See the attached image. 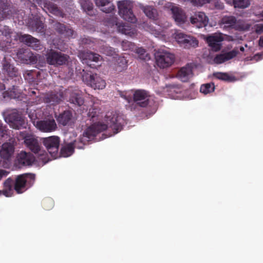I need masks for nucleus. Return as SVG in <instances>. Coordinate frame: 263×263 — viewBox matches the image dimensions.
I'll use <instances>...</instances> for the list:
<instances>
[{"mask_svg": "<svg viewBox=\"0 0 263 263\" xmlns=\"http://www.w3.org/2000/svg\"><path fill=\"white\" fill-rule=\"evenodd\" d=\"M121 119L116 112H108L106 115V121L107 124L98 123H95L87 127L84 132L83 138L86 141L93 139L98 134L110 128L112 130L113 135L117 134L122 129L123 125L120 122Z\"/></svg>", "mask_w": 263, "mask_h": 263, "instance_id": "nucleus-1", "label": "nucleus"}, {"mask_svg": "<svg viewBox=\"0 0 263 263\" xmlns=\"http://www.w3.org/2000/svg\"><path fill=\"white\" fill-rule=\"evenodd\" d=\"M25 15L23 10H17L10 0H0V22L5 18L23 19Z\"/></svg>", "mask_w": 263, "mask_h": 263, "instance_id": "nucleus-2", "label": "nucleus"}, {"mask_svg": "<svg viewBox=\"0 0 263 263\" xmlns=\"http://www.w3.org/2000/svg\"><path fill=\"white\" fill-rule=\"evenodd\" d=\"M35 175L32 173H24L17 175L13 179L14 190L17 194H22L34 183Z\"/></svg>", "mask_w": 263, "mask_h": 263, "instance_id": "nucleus-3", "label": "nucleus"}, {"mask_svg": "<svg viewBox=\"0 0 263 263\" xmlns=\"http://www.w3.org/2000/svg\"><path fill=\"white\" fill-rule=\"evenodd\" d=\"M3 116L5 121L14 129L26 127V122L21 115L16 111H4Z\"/></svg>", "mask_w": 263, "mask_h": 263, "instance_id": "nucleus-4", "label": "nucleus"}, {"mask_svg": "<svg viewBox=\"0 0 263 263\" xmlns=\"http://www.w3.org/2000/svg\"><path fill=\"white\" fill-rule=\"evenodd\" d=\"M118 7L119 14L124 20L132 23H136V17L133 12V4L130 1H119Z\"/></svg>", "mask_w": 263, "mask_h": 263, "instance_id": "nucleus-5", "label": "nucleus"}, {"mask_svg": "<svg viewBox=\"0 0 263 263\" xmlns=\"http://www.w3.org/2000/svg\"><path fill=\"white\" fill-rule=\"evenodd\" d=\"M46 58L48 64L58 66L65 64L68 61V56L61 52L50 49L47 52Z\"/></svg>", "mask_w": 263, "mask_h": 263, "instance_id": "nucleus-6", "label": "nucleus"}, {"mask_svg": "<svg viewBox=\"0 0 263 263\" xmlns=\"http://www.w3.org/2000/svg\"><path fill=\"white\" fill-rule=\"evenodd\" d=\"M157 64L160 68H164L170 66L175 61V56L166 51H159L156 55Z\"/></svg>", "mask_w": 263, "mask_h": 263, "instance_id": "nucleus-7", "label": "nucleus"}, {"mask_svg": "<svg viewBox=\"0 0 263 263\" xmlns=\"http://www.w3.org/2000/svg\"><path fill=\"white\" fill-rule=\"evenodd\" d=\"M34 124L37 129L44 133L52 132L57 128V124L53 118L39 120Z\"/></svg>", "mask_w": 263, "mask_h": 263, "instance_id": "nucleus-8", "label": "nucleus"}, {"mask_svg": "<svg viewBox=\"0 0 263 263\" xmlns=\"http://www.w3.org/2000/svg\"><path fill=\"white\" fill-rule=\"evenodd\" d=\"M175 39L180 45L184 48H195L198 45V41L195 37L183 33L176 34Z\"/></svg>", "mask_w": 263, "mask_h": 263, "instance_id": "nucleus-9", "label": "nucleus"}, {"mask_svg": "<svg viewBox=\"0 0 263 263\" xmlns=\"http://www.w3.org/2000/svg\"><path fill=\"white\" fill-rule=\"evenodd\" d=\"M60 142V138L55 136L44 138L43 141L48 152L53 156H55L58 153Z\"/></svg>", "mask_w": 263, "mask_h": 263, "instance_id": "nucleus-10", "label": "nucleus"}, {"mask_svg": "<svg viewBox=\"0 0 263 263\" xmlns=\"http://www.w3.org/2000/svg\"><path fill=\"white\" fill-rule=\"evenodd\" d=\"M149 97L148 92L143 89L136 90L133 93V101L142 107H145L148 105Z\"/></svg>", "mask_w": 263, "mask_h": 263, "instance_id": "nucleus-11", "label": "nucleus"}, {"mask_svg": "<svg viewBox=\"0 0 263 263\" xmlns=\"http://www.w3.org/2000/svg\"><path fill=\"white\" fill-rule=\"evenodd\" d=\"M24 139L26 145L32 152L39 155H42L43 154V151L41 149V144L33 136L27 135Z\"/></svg>", "mask_w": 263, "mask_h": 263, "instance_id": "nucleus-12", "label": "nucleus"}, {"mask_svg": "<svg viewBox=\"0 0 263 263\" xmlns=\"http://www.w3.org/2000/svg\"><path fill=\"white\" fill-rule=\"evenodd\" d=\"M85 80L86 84L95 89H103L106 86L105 81L96 73L86 76Z\"/></svg>", "mask_w": 263, "mask_h": 263, "instance_id": "nucleus-13", "label": "nucleus"}, {"mask_svg": "<svg viewBox=\"0 0 263 263\" xmlns=\"http://www.w3.org/2000/svg\"><path fill=\"white\" fill-rule=\"evenodd\" d=\"M20 41L25 44L28 46L32 48L35 50H40L43 49V45L39 40L33 37L29 34L22 35L19 37Z\"/></svg>", "mask_w": 263, "mask_h": 263, "instance_id": "nucleus-14", "label": "nucleus"}, {"mask_svg": "<svg viewBox=\"0 0 263 263\" xmlns=\"http://www.w3.org/2000/svg\"><path fill=\"white\" fill-rule=\"evenodd\" d=\"M190 22L195 27L200 28L207 25L209 18L204 12H198L190 17Z\"/></svg>", "mask_w": 263, "mask_h": 263, "instance_id": "nucleus-15", "label": "nucleus"}, {"mask_svg": "<svg viewBox=\"0 0 263 263\" xmlns=\"http://www.w3.org/2000/svg\"><path fill=\"white\" fill-rule=\"evenodd\" d=\"M2 70L10 77L17 76V69L11 63V60L5 57L2 61Z\"/></svg>", "mask_w": 263, "mask_h": 263, "instance_id": "nucleus-16", "label": "nucleus"}, {"mask_svg": "<svg viewBox=\"0 0 263 263\" xmlns=\"http://www.w3.org/2000/svg\"><path fill=\"white\" fill-rule=\"evenodd\" d=\"M223 37L220 34H213L206 37V41L212 50L217 51L220 50L221 47V42Z\"/></svg>", "mask_w": 263, "mask_h": 263, "instance_id": "nucleus-17", "label": "nucleus"}, {"mask_svg": "<svg viewBox=\"0 0 263 263\" xmlns=\"http://www.w3.org/2000/svg\"><path fill=\"white\" fill-rule=\"evenodd\" d=\"M251 24L247 21L242 19H237L235 16H231V29L240 31H246L250 29Z\"/></svg>", "mask_w": 263, "mask_h": 263, "instance_id": "nucleus-18", "label": "nucleus"}, {"mask_svg": "<svg viewBox=\"0 0 263 263\" xmlns=\"http://www.w3.org/2000/svg\"><path fill=\"white\" fill-rule=\"evenodd\" d=\"M18 164L20 166L31 165L34 161V157L30 153L21 152L17 156Z\"/></svg>", "mask_w": 263, "mask_h": 263, "instance_id": "nucleus-19", "label": "nucleus"}, {"mask_svg": "<svg viewBox=\"0 0 263 263\" xmlns=\"http://www.w3.org/2000/svg\"><path fill=\"white\" fill-rule=\"evenodd\" d=\"M53 28L59 34L66 37H72L74 33V31L70 25H65L58 22L53 24Z\"/></svg>", "mask_w": 263, "mask_h": 263, "instance_id": "nucleus-20", "label": "nucleus"}, {"mask_svg": "<svg viewBox=\"0 0 263 263\" xmlns=\"http://www.w3.org/2000/svg\"><path fill=\"white\" fill-rule=\"evenodd\" d=\"M177 75L182 82L188 81L193 76V65L192 64H186L179 70Z\"/></svg>", "mask_w": 263, "mask_h": 263, "instance_id": "nucleus-21", "label": "nucleus"}, {"mask_svg": "<svg viewBox=\"0 0 263 263\" xmlns=\"http://www.w3.org/2000/svg\"><path fill=\"white\" fill-rule=\"evenodd\" d=\"M173 17L178 24H184L187 20L186 15L184 11L177 7H173L172 9Z\"/></svg>", "mask_w": 263, "mask_h": 263, "instance_id": "nucleus-22", "label": "nucleus"}, {"mask_svg": "<svg viewBox=\"0 0 263 263\" xmlns=\"http://www.w3.org/2000/svg\"><path fill=\"white\" fill-rule=\"evenodd\" d=\"M97 6L103 12L109 13L115 9L114 5L109 0H94Z\"/></svg>", "mask_w": 263, "mask_h": 263, "instance_id": "nucleus-23", "label": "nucleus"}, {"mask_svg": "<svg viewBox=\"0 0 263 263\" xmlns=\"http://www.w3.org/2000/svg\"><path fill=\"white\" fill-rule=\"evenodd\" d=\"M3 195L7 197L12 196L14 190L13 179L11 177L7 178L3 183Z\"/></svg>", "mask_w": 263, "mask_h": 263, "instance_id": "nucleus-24", "label": "nucleus"}, {"mask_svg": "<svg viewBox=\"0 0 263 263\" xmlns=\"http://www.w3.org/2000/svg\"><path fill=\"white\" fill-rule=\"evenodd\" d=\"M14 147L10 143H5L0 151V156L4 159H8L14 152Z\"/></svg>", "mask_w": 263, "mask_h": 263, "instance_id": "nucleus-25", "label": "nucleus"}, {"mask_svg": "<svg viewBox=\"0 0 263 263\" xmlns=\"http://www.w3.org/2000/svg\"><path fill=\"white\" fill-rule=\"evenodd\" d=\"M63 98V96L62 93L51 92L47 95L45 101L46 103L53 105L59 103Z\"/></svg>", "mask_w": 263, "mask_h": 263, "instance_id": "nucleus-26", "label": "nucleus"}, {"mask_svg": "<svg viewBox=\"0 0 263 263\" xmlns=\"http://www.w3.org/2000/svg\"><path fill=\"white\" fill-rule=\"evenodd\" d=\"M32 30L40 33H44L45 25L41 18L37 16L30 23Z\"/></svg>", "mask_w": 263, "mask_h": 263, "instance_id": "nucleus-27", "label": "nucleus"}, {"mask_svg": "<svg viewBox=\"0 0 263 263\" xmlns=\"http://www.w3.org/2000/svg\"><path fill=\"white\" fill-rule=\"evenodd\" d=\"M81 58L82 60H89L91 61L97 62L100 61L102 57L98 53L90 51H83L80 53Z\"/></svg>", "mask_w": 263, "mask_h": 263, "instance_id": "nucleus-28", "label": "nucleus"}, {"mask_svg": "<svg viewBox=\"0 0 263 263\" xmlns=\"http://www.w3.org/2000/svg\"><path fill=\"white\" fill-rule=\"evenodd\" d=\"M72 117L71 112L69 110H66L60 114L57 117V120L60 124L65 126L71 122Z\"/></svg>", "mask_w": 263, "mask_h": 263, "instance_id": "nucleus-29", "label": "nucleus"}, {"mask_svg": "<svg viewBox=\"0 0 263 263\" xmlns=\"http://www.w3.org/2000/svg\"><path fill=\"white\" fill-rule=\"evenodd\" d=\"M81 6L84 11L90 16L95 15V10L93 9V4L90 0H80Z\"/></svg>", "mask_w": 263, "mask_h": 263, "instance_id": "nucleus-30", "label": "nucleus"}, {"mask_svg": "<svg viewBox=\"0 0 263 263\" xmlns=\"http://www.w3.org/2000/svg\"><path fill=\"white\" fill-rule=\"evenodd\" d=\"M141 9L145 14L150 19L157 20L158 14L156 9L152 6H143Z\"/></svg>", "mask_w": 263, "mask_h": 263, "instance_id": "nucleus-31", "label": "nucleus"}, {"mask_svg": "<svg viewBox=\"0 0 263 263\" xmlns=\"http://www.w3.org/2000/svg\"><path fill=\"white\" fill-rule=\"evenodd\" d=\"M2 96L4 99H15L19 96L18 92H17V87L13 85L12 88H9L6 91L2 92Z\"/></svg>", "mask_w": 263, "mask_h": 263, "instance_id": "nucleus-32", "label": "nucleus"}, {"mask_svg": "<svg viewBox=\"0 0 263 263\" xmlns=\"http://www.w3.org/2000/svg\"><path fill=\"white\" fill-rule=\"evenodd\" d=\"M116 25L119 32L123 34L131 36L134 34V30H132L131 26L127 23H117Z\"/></svg>", "mask_w": 263, "mask_h": 263, "instance_id": "nucleus-33", "label": "nucleus"}, {"mask_svg": "<svg viewBox=\"0 0 263 263\" xmlns=\"http://www.w3.org/2000/svg\"><path fill=\"white\" fill-rule=\"evenodd\" d=\"M74 144L72 142H71L62 147L61 149V154L64 157L70 156L74 152Z\"/></svg>", "mask_w": 263, "mask_h": 263, "instance_id": "nucleus-34", "label": "nucleus"}, {"mask_svg": "<svg viewBox=\"0 0 263 263\" xmlns=\"http://www.w3.org/2000/svg\"><path fill=\"white\" fill-rule=\"evenodd\" d=\"M233 5L235 8L246 9L251 4V0H232Z\"/></svg>", "mask_w": 263, "mask_h": 263, "instance_id": "nucleus-35", "label": "nucleus"}, {"mask_svg": "<svg viewBox=\"0 0 263 263\" xmlns=\"http://www.w3.org/2000/svg\"><path fill=\"white\" fill-rule=\"evenodd\" d=\"M230 59V52L217 54L214 59L216 64H221Z\"/></svg>", "mask_w": 263, "mask_h": 263, "instance_id": "nucleus-36", "label": "nucleus"}, {"mask_svg": "<svg viewBox=\"0 0 263 263\" xmlns=\"http://www.w3.org/2000/svg\"><path fill=\"white\" fill-rule=\"evenodd\" d=\"M70 103L78 106H81L83 104L84 101L81 94L73 93L72 94L69 99Z\"/></svg>", "mask_w": 263, "mask_h": 263, "instance_id": "nucleus-37", "label": "nucleus"}, {"mask_svg": "<svg viewBox=\"0 0 263 263\" xmlns=\"http://www.w3.org/2000/svg\"><path fill=\"white\" fill-rule=\"evenodd\" d=\"M32 53L27 50H20L17 53L19 59L23 62H27L30 60Z\"/></svg>", "mask_w": 263, "mask_h": 263, "instance_id": "nucleus-38", "label": "nucleus"}, {"mask_svg": "<svg viewBox=\"0 0 263 263\" xmlns=\"http://www.w3.org/2000/svg\"><path fill=\"white\" fill-rule=\"evenodd\" d=\"M215 85L213 83H206L202 84L200 88V91L201 93L206 95L214 91Z\"/></svg>", "mask_w": 263, "mask_h": 263, "instance_id": "nucleus-39", "label": "nucleus"}, {"mask_svg": "<svg viewBox=\"0 0 263 263\" xmlns=\"http://www.w3.org/2000/svg\"><path fill=\"white\" fill-rule=\"evenodd\" d=\"M127 67V61L124 57H120L117 60L116 70L122 71Z\"/></svg>", "mask_w": 263, "mask_h": 263, "instance_id": "nucleus-40", "label": "nucleus"}, {"mask_svg": "<svg viewBox=\"0 0 263 263\" xmlns=\"http://www.w3.org/2000/svg\"><path fill=\"white\" fill-rule=\"evenodd\" d=\"M42 205L45 210H50L52 209L54 206V201L50 197H46L42 200Z\"/></svg>", "mask_w": 263, "mask_h": 263, "instance_id": "nucleus-41", "label": "nucleus"}, {"mask_svg": "<svg viewBox=\"0 0 263 263\" xmlns=\"http://www.w3.org/2000/svg\"><path fill=\"white\" fill-rule=\"evenodd\" d=\"M38 73L34 70H25L23 73V76L25 80L31 82L35 79V76H37Z\"/></svg>", "mask_w": 263, "mask_h": 263, "instance_id": "nucleus-42", "label": "nucleus"}, {"mask_svg": "<svg viewBox=\"0 0 263 263\" xmlns=\"http://www.w3.org/2000/svg\"><path fill=\"white\" fill-rule=\"evenodd\" d=\"M100 113V110L96 107H91L89 109L88 112V116L90 118V120L92 121L98 119V117Z\"/></svg>", "mask_w": 263, "mask_h": 263, "instance_id": "nucleus-43", "label": "nucleus"}, {"mask_svg": "<svg viewBox=\"0 0 263 263\" xmlns=\"http://www.w3.org/2000/svg\"><path fill=\"white\" fill-rule=\"evenodd\" d=\"M136 53L138 55V58L142 60H146L149 59L148 54L145 49L139 47L136 49Z\"/></svg>", "mask_w": 263, "mask_h": 263, "instance_id": "nucleus-44", "label": "nucleus"}, {"mask_svg": "<svg viewBox=\"0 0 263 263\" xmlns=\"http://www.w3.org/2000/svg\"><path fill=\"white\" fill-rule=\"evenodd\" d=\"M213 76L219 80L228 82L230 81V76L227 73L217 72L214 73Z\"/></svg>", "mask_w": 263, "mask_h": 263, "instance_id": "nucleus-45", "label": "nucleus"}, {"mask_svg": "<svg viewBox=\"0 0 263 263\" xmlns=\"http://www.w3.org/2000/svg\"><path fill=\"white\" fill-rule=\"evenodd\" d=\"M0 33L9 39L11 36V34L12 33L11 29L7 26H2L0 28Z\"/></svg>", "mask_w": 263, "mask_h": 263, "instance_id": "nucleus-46", "label": "nucleus"}, {"mask_svg": "<svg viewBox=\"0 0 263 263\" xmlns=\"http://www.w3.org/2000/svg\"><path fill=\"white\" fill-rule=\"evenodd\" d=\"M87 141L84 138H81L80 139L79 141H74L72 142L74 144V148H77L78 149H83L84 148V145Z\"/></svg>", "mask_w": 263, "mask_h": 263, "instance_id": "nucleus-47", "label": "nucleus"}, {"mask_svg": "<svg viewBox=\"0 0 263 263\" xmlns=\"http://www.w3.org/2000/svg\"><path fill=\"white\" fill-rule=\"evenodd\" d=\"M220 25H223V28H230V16H224L222 17L220 21Z\"/></svg>", "mask_w": 263, "mask_h": 263, "instance_id": "nucleus-48", "label": "nucleus"}, {"mask_svg": "<svg viewBox=\"0 0 263 263\" xmlns=\"http://www.w3.org/2000/svg\"><path fill=\"white\" fill-rule=\"evenodd\" d=\"M191 3L195 6H202L203 5L209 3L211 0H190Z\"/></svg>", "mask_w": 263, "mask_h": 263, "instance_id": "nucleus-49", "label": "nucleus"}, {"mask_svg": "<svg viewBox=\"0 0 263 263\" xmlns=\"http://www.w3.org/2000/svg\"><path fill=\"white\" fill-rule=\"evenodd\" d=\"M134 44L129 41H125L122 43V47L124 50H130L133 48Z\"/></svg>", "mask_w": 263, "mask_h": 263, "instance_id": "nucleus-50", "label": "nucleus"}, {"mask_svg": "<svg viewBox=\"0 0 263 263\" xmlns=\"http://www.w3.org/2000/svg\"><path fill=\"white\" fill-rule=\"evenodd\" d=\"M121 96L128 103L132 100V92L130 91L123 92L121 93Z\"/></svg>", "mask_w": 263, "mask_h": 263, "instance_id": "nucleus-51", "label": "nucleus"}, {"mask_svg": "<svg viewBox=\"0 0 263 263\" xmlns=\"http://www.w3.org/2000/svg\"><path fill=\"white\" fill-rule=\"evenodd\" d=\"M7 129L5 125H4L3 123L0 122V137H4L5 135H7Z\"/></svg>", "mask_w": 263, "mask_h": 263, "instance_id": "nucleus-52", "label": "nucleus"}, {"mask_svg": "<svg viewBox=\"0 0 263 263\" xmlns=\"http://www.w3.org/2000/svg\"><path fill=\"white\" fill-rule=\"evenodd\" d=\"M254 30L258 33L260 34L263 32V24H258L254 26Z\"/></svg>", "mask_w": 263, "mask_h": 263, "instance_id": "nucleus-53", "label": "nucleus"}, {"mask_svg": "<svg viewBox=\"0 0 263 263\" xmlns=\"http://www.w3.org/2000/svg\"><path fill=\"white\" fill-rule=\"evenodd\" d=\"M27 5L29 7V8L30 9V11H32V10H36L37 9V6L30 1H28L27 3Z\"/></svg>", "mask_w": 263, "mask_h": 263, "instance_id": "nucleus-54", "label": "nucleus"}, {"mask_svg": "<svg viewBox=\"0 0 263 263\" xmlns=\"http://www.w3.org/2000/svg\"><path fill=\"white\" fill-rule=\"evenodd\" d=\"M81 42L82 44H90L91 43V39L89 37H84L82 39Z\"/></svg>", "mask_w": 263, "mask_h": 263, "instance_id": "nucleus-55", "label": "nucleus"}, {"mask_svg": "<svg viewBox=\"0 0 263 263\" xmlns=\"http://www.w3.org/2000/svg\"><path fill=\"white\" fill-rule=\"evenodd\" d=\"M239 51L237 49H234L233 50H231V59L236 57Z\"/></svg>", "mask_w": 263, "mask_h": 263, "instance_id": "nucleus-56", "label": "nucleus"}, {"mask_svg": "<svg viewBox=\"0 0 263 263\" xmlns=\"http://www.w3.org/2000/svg\"><path fill=\"white\" fill-rule=\"evenodd\" d=\"M8 174V172L6 170H0V180L4 176H6Z\"/></svg>", "mask_w": 263, "mask_h": 263, "instance_id": "nucleus-57", "label": "nucleus"}, {"mask_svg": "<svg viewBox=\"0 0 263 263\" xmlns=\"http://www.w3.org/2000/svg\"><path fill=\"white\" fill-rule=\"evenodd\" d=\"M37 92H39L38 89H36V90H33L31 89L30 90H29L28 93L29 94L30 96H32L35 95L36 94Z\"/></svg>", "mask_w": 263, "mask_h": 263, "instance_id": "nucleus-58", "label": "nucleus"}, {"mask_svg": "<svg viewBox=\"0 0 263 263\" xmlns=\"http://www.w3.org/2000/svg\"><path fill=\"white\" fill-rule=\"evenodd\" d=\"M259 45L263 47V36H261L259 40Z\"/></svg>", "mask_w": 263, "mask_h": 263, "instance_id": "nucleus-59", "label": "nucleus"}, {"mask_svg": "<svg viewBox=\"0 0 263 263\" xmlns=\"http://www.w3.org/2000/svg\"><path fill=\"white\" fill-rule=\"evenodd\" d=\"M6 89V86L4 84H0V91H3Z\"/></svg>", "mask_w": 263, "mask_h": 263, "instance_id": "nucleus-60", "label": "nucleus"}, {"mask_svg": "<svg viewBox=\"0 0 263 263\" xmlns=\"http://www.w3.org/2000/svg\"><path fill=\"white\" fill-rule=\"evenodd\" d=\"M237 79L234 76L231 74V82L236 81Z\"/></svg>", "mask_w": 263, "mask_h": 263, "instance_id": "nucleus-61", "label": "nucleus"}, {"mask_svg": "<svg viewBox=\"0 0 263 263\" xmlns=\"http://www.w3.org/2000/svg\"><path fill=\"white\" fill-rule=\"evenodd\" d=\"M109 54H112V53L114 52V50L111 47H109Z\"/></svg>", "mask_w": 263, "mask_h": 263, "instance_id": "nucleus-62", "label": "nucleus"}, {"mask_svg": "<svg viewBox=\"0 0 263 263\" xmlns=\"http://www.w3.org/2000/svg\"><path fill=\"white\" fill-rule=\"evenodd\" d=\"M239 50L241 51V52H243L244 50H245V48L243 47L242 46H240V48H239Z\"/></svg>", "mask_w": 263, "mask_h": 263, "instance_id": "nucleus-63", "label": "nucleus"}, {"mask_svg": "<svg viewBox=\"0 0 263 263\" xmlns=\"http://www.w3.org/2000/svg\"><path fill=\"white\" fill-rule=\"evenodd\" d=\"M260 15L263 17V11L260 13Z\"/></svg>", "mask_w": 263, "mask_h": 263, "instance_id": "nucleus-64", "label": "nucleus"}]
</instances>
